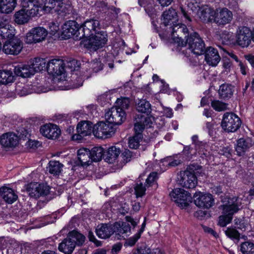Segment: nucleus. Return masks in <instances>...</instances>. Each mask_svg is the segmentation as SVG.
<instances>
[{"label": "nucleus", "instance_id": "nucleus-53", "mask_svg": "<svg viewBox=\"0 0 254 254\" xmlns=\"http://www.w3.org/2000/svg\"><path fill=\"white\" fill-rule=\"evenodd\" d=\"M17 131L18 135V138L19 137L20 139L26 140L30 138L31 136L30 133L24 128H20Z\"/></svg>", "mask_w": 254, "mask_h": 254}, {"label": "nucleus", "instance_id": "nucleus-2", "mask_svg": "<svg viewBox=\"0 0 254 254\" xmlns=\"http://www.w3.org/2000/svg\"><path fill=\"white\" fill-rule=\"evenodd\" d=\"M241 205V200L238 197L228 198L227 203L223 205L224 215L219 217V225L221 227H225L229 223L232 219V215L239 210Z\"/></svg>", "mask_w": 254, "mask_h": 254}, {"label": "nucleus", "instance_id": "nucleus-60", "mask_svg": "<svg viewBox=\"0 0 254 254\" xmlns=\"http://www.w3.org/2000/svg\"><path fill=\"white\" fill-rule=\"evenodd\" d=\"M195 216L200 219H203L208 217L209 214L207 211L199 210L195 212Z\"/></svg>", "mask_w": 254, "mask_h": 254}, {"label": "nucleus", "instance_id": "nucleus-40", "mask_svg": "<svg viewBox=\"0 0 254 254\" xmlns=\"http://www.w3.org/2000/svg\"><path fill=\"white\" fill-rule=\"evenodd\" d=\"M136 108L138 112L149 114L151 112V106L145 99L139 100L136 104Z\"/></svg>", "mask_w": 254, "mask_h": 254}, {"label": "nucleus", "instance_id": "nucleus-29", "mask_svg": "<svg viewBox=\"0 0 254 254\" xmlns=\"http://www.w3.org/2000/svg\"><path fill=\"white\" fill-rule=\"evenodd\" d=\"M0 142L5 147H13L18 143V136L12 132L4 133L0 137Z\"/></svg>", "mask_w": 254, "mask_h": 254}, {"label": "nucleus", "instance_id": "nucleus-15", "mask_svg": "<svg viewBox=\"0 0 254 254\" xmlns=\"http://www.w3.org/2000/svg\"><path fill=\"white\" fill-rule=\"evenodd\" d=\"M114 133L115 129L113 127L104 122H99L93 127V134L99 138H108Z\"/></svg>", "mask_w": 254, "mask_h": 254}, {"label": "nucleus", "instance_id": "nucleus-59", "mask_svg": "<svg viewBox=\"0 0 254 254\" xmlns=\"http://www.w3.org/2000/svg\"><path fill=\"white\" fill-rule=\"evenodd\" d=\"M140 237V236L139 235V234L136 233L134 236L127 240L125 243V245L128 246H134Z\"/></svg>", "mask_w": 254, "mask_h": 254}, {"label": "nucleus", "instance_id": "nucleus-12", "mask_svg": "<svg viewBox=\"0 0 254 254\" xmlns=\"http://www.w3.org/2000/svg\"><path fill=\"white\" fill-rule=\"evenodd\" d=\"M26 190L30 197L38 198L47 195L50 192V188L43 184L31 183L27 185Z\"/></svg>", "mask_w": 254, "mask_h": 254}, {"label": "nucleus", "instance_id": "nucleus-37", "mask_svg": "<svg viewBox=\"0 0 254 254\" xmlns=\"http://www.w3.org/2000/svg\"><path fill=\"white\" fill-rule=\"evenodd\" d=\"M47 62L48 60L45 59L40 58H35L30 64L32 69L34 70V74L35 72H39L46 69Z\"/></svg>", "mask_w": 254, "mask_h": 254}, {"label": "nucleus", "instance_id": "nucleus-44", "mask_svg": "<svg viewBox=\"0 0 254 254\" xmlns=\"http://www.w3.org/2000/svg\"><path fill=\"white\" fill-rule=\"evenodd\" d=\"M12 72L7 70H0V84H6L13 80Z\"/></svg>", "mask_w": 254, "mask_h": 254}, {"label": "nucleus", "instance_id": "nucleus-47", "mask_svg": "<svg viewBox=\"0 0 254 254\" xmlns=\"http://www.w3.org/2000/svg\"><path fill=\"white\" fill-rule=\"evenodd\" d=\"M9 27L10 25L7 24L5 26L0 29V36L2 38L8 39L9 38L15 37L12 33V30L10 29ZM10 27H11L10 26Z\"/></svg>", "mask_w": 254, "mask_h": 254}, {"label": "nucleus", "instance_id": "nucleus-7", "mask_svg": "<svg viewBox=\"0 0 254 254\" xmlns=\"http://www.w3.org/2000/svg\"><path fill=\"white\" fill-rule=\"evenodd\" d=\"M23 47V42L17 37H14L6 39L1 49L7 55L16 56L21 52Z\"/></svg>", "mask_w": 254, "mask_h": 254}, {"label": "nucleus", "instance_id": "nucleus-31", "mask_svg": "<svg viewBox=\"0 0 254 254\" xmlns=\"http://www.w3.org/2000/svg\"><path fill=\"white\" fill-rule=\"evenodd\" d=\"M252 142L250 138H241L237 141L235 147L236 151L238 156L243 155L244 153L252 146Z\"/></svg>", "mask_w": 254, "mask_h": 254}, {"label": "nucleus", "instance_id": "nucleus-56", "mask_svg": "<svg viewBox=\"0 0 254 254\" xmlns=\"http://www.w3.org/2000/svg\"><path fill=\"white\" fill-rule=\"evenodd\" d=\"M157 176V174L156 172L150 173L146 180V187L152 186L155 183Z\"/></svg>", "mask_w": 254, "mask_h": 254}, {"label": "nucleus", "instance_id": "nucleus-16", "mask_svg": "<svg viewBox=\"0 0 254 254\" xmlns=\"http://www.w3.org/2000/svg\"><path fill=\"white\" fill-rule=\"evenodd\" d=\"M47 34V31L43 27L34 28L27 33L25 42L27 44L40 42L45 40Z\"/></svg>", "mask_w": 254, "mask_h": 254}, {"label": "nucleus", "instance_id": "nucleus-32", "mask_svg": "<svg viewBox=\"0 0 254 254\" xmlns=\"http://www.w3.org/2000/svg\"><path fill=\"white\" fill-rule=\"evenodd\" d=\"M22 5V8L31 17L36 16L39 13V6L35 3L34 0H23Z\"/></svg>", "mask_w": 254, "mask_h": 254}, {"label": "nucleus", "instance_id": "nucleus-61", "mask_svg": "<svg viewBox=\"0 0 254 254\" xmlns=\"http://www.w3.org/2000/svg\"><path fill=\"white\" fill-rule=\"evenodd\" d=\"M122 244L120 242H118L114 244L112 246L111 249V253L112 254H117L121 250L122 248Z\"/></svg>", "mask_w": 254, "mask_h": 254}, {"label": "nucleus", "instance_id": "nucleus-63", "mask_svg": "<svg viewBox=\"0 0 254 254\" xmlns=\"http://www.w3.org/2000/svg\"><path fill=\"white\" fill-rule=\"evenodd\" d=\"M92 68L95 72H97L102 69L103 66L101 62H97L92 63Z\"/></svg>", "mask_w": 254, "mask_h": 254}, {"label": "nucleus", "instance_id": "nucleus-5", "mask_svg": "<svg viewBox=\"0 0 254 254\" xmlns=\"http://www.w3.org/2000/svg\"><path fill=\"white\" fill-rule=\"evenodd\" d=\"M191 139L194 148L191 147L190 145L185 146L183 151V154L189 158H191L192 156L195 155L197 152L199 154L206 156V150L205 149L207 147L206 143L199 140L198 136L196 135L192 136Z\"/></svg>", "mask_w": 254, "mask_h": 254}, {"label": "nucleus", "instance_id": "nucleus-64", "mask_svg": "<svg viewBox=\"0 0 254 254\" xmlns=\"http://www.w3.org/2000/svg\"><path fill=\"white\" fill-rule=\"evenodd\" d=\"M138 253L139 254H152L151 250L146 246L140 247L138 249Z\"/></svg>", "mask_w": 254, "mask_h": 254}, {"label": "nucleus", "instance_id": "nucleus-10", "mask_svg": "<svg viewBox=\"0 0 254 254\" xmlns=\"http://www.w3.org/2000/svg\"><path fill=\"white\" fill-rule=\"evenodd\" d=\"M252 31L246 26L239 27L236 33V42L238 45L242 47H248L252 40Z\"/></svg>", "mask_w": 254, "mask_h": 254}, {"label": "nucleus", "instance_id": "nucleus-28", "mask_svg": "<svg viewBox=\"0 0 254 254\" xmlns=\"http://www.w3.org/2000/svg\"><path fill=\"white\" fill-rule=\"evenodd\" d=\"M162 23L165 26L173 25L178 20V15L176 10L170 8L162 14Z\"/></svg>", "mask_w": 254, "mask_h": 254}, {"label": "nucleus", "instance_id": "nucleus-36", "mask_svg": "<svg viewBox=\"0 0 254 254\" xmlns=\"http://www.w3.org/2000/svg\"><path fill=\"white\" fill-rule=\"evenodd\" d=\"M234 91V87L229 84H222L218 90V93L221 99H226L231 98Z\"/></svg>", "mask_w": 254, "mask_h": 254}, {"label": "nucleus", "instance_id": "nucleus-20", "mask_svg": "<svg viewBox=\"0 0 254 254\" xmlns=\"http://www.w3.org/2000/svg\"><path fill=\"white\" fill-rule=\"evenodd\" d=\"M233 19L232 12L227 8L215 11L214 23L218 26H224L230 23Z\"/></svg>", "mask_w": 254, "mask_h": 254}, {"label": "nucleus", "instance_id": "nucleus-55", "mask_svg": "<svg viewBox=\"0 0 254 254\" xmlns=\"http://www.w3.org/2000/svg\"><path fill=\"white\" fill-rule=\"evenodd\" d=\"M222 42L224 44H228L231 43L233 39V36L231 33L227 31L223 32L221 36Z\"/></svg>", "mask_w": 254, "mask_h": 254}, {"label": "nucleus", "instance_id": "nucleus-19", "mask_svg": "<svg viewBox=\"0 0 254 254\" xmlns=\"http://www.w3.org/2000/svg\"><path fill=\"white\" fill-rule=\"evenodd\" d=\"M81 28L79 24L74 20H69L66 21L62 27V35L65 39L70 38L74 35L78 37L80 34Z\"/></svg>", "mask_w": 254, "mask_h": 254}, {"label": "nucleus", "instance_id": "nucleus-41", "mask_svg": "<svg viewBox=\"0 0 254 254\" xmlns=\"http://www.w3.org/2000/svg\"><path fill=\"white\" fill-rule=\"evenodd\" d=\"M120 154V150L116 146H112L108 149L106 160L109 163H114Z\"/></svg>", "mask_w": 254, "mask_h": 254}, {"label": "nucleus", "instance_id": "nucleus-52", "mask_svg": "<svg viewBox=\"0 0 254 254\" xmlns=\"http://www.w3.org/2000/svg\"><path fill=\"white\" fill-rule=\"evenodd\" d=\"M225 234L229 238L239 240L240 237V233L233 228H228L225 231Z\"/></svg>", "mask_w": 254, "mask_h": 254}, {"label": "nucleus", "instance_id": "nucleus-43", "mask_svg": "<svg viewBox=\"0 0 254 254\" xmlns=\"http://www.w3.org/2000/svg\"><path fill=\"white\" fill-rule=\"evenodd\" d=\"M63 165L59 161H50L49 163V172L54 175H59L62 171Z\"/></svg>", "mask_w": 254, "mask_h": 254}, {"label": "nucleus", "instance_id": "nucleus-38", "mask_svg": "<svg viewBox=\"0 0 254 254\" xmlns=\"http://www.w3.org/2000/svg\"><path fill=\"white\" fill-rule=\"evenodd\" d=\"M31 17L23 8L15 12L14 15L15 22L18 24L27 23Z\"/></svg>", "mask_w": 254, "mask_h": 254}, {"label": "nucleus", "instance_id": "nucleus-22", "mask_svg": "<svg viewBox=\"0 0 254 254\" xmlns=\"http://www.w3.org/2000/svg\"><path fill=\"white\" fill-rule=\"evenodd\" d=\"M127 222L119 221L113 223L114 230L118 235L127 234L130 232V226L128 222H130L134 228L137 225V222L130 216H126Z\"/></svg>", "mask_w": 254, "mask_h": 254}, {"label": "nucleus", "instance_id": "nucleus-46", "mask_svg": "<svg viewBox=\"0 0 254 254\" xmlns=\"http://www.w3.org/2000/svg\"><path fill=\"white\" fill-rule=\"evenodd\" d=\"M142 138V135H135L128 140V146L132 149H137L139 146V142Z\"/></svg>", "mask_w": 254, "mask_h": 254}, {"label": "nucleus", "instance_id": "nucleus-39", "mask_svg": "<svg viewBox=\"0 0 254 254\" xmlns=\"http://www.w3.org/2000/svg\"><path fill=\"white\" fill-rule=\"evenodd\" d=\"M38 2L46 12L53 13L57 4V0H38Z\"/></svg>", "mask_w": 254, "mask_h": 254}, {"label": "nucleus", "instance_id": "nucleus-50", "mask_svg": "<svg viewBox=\"0 0 254 254\" xmlns=\"http://www.w3.org/2000/svg\"><path fill=\"white\" fill-rule=\"evenodd\" d=\"M146 187V185L144 186L142 183L136 184L134 191L136 197H142L145 195Z\"/></svg>", "mask_w": 254, "mask_h": 254}, {"label": "nucleus", "instance_id": "nucleus-26", "mask_svg": "<svg viewBox=\"0 0 254 254\" xmlns=\"http://www.w3.org/2000/svg\"><path fill=\"white\" fill-rule=\"evenodd\" d=\"M214 11L212 8L206 6L199 9L197 14L200 20L203 23H214Z\"/></svg>", "mask_w": 254, "mask_h": 254}, {"label": "nucleus", "instance_id": "nucleus-48", "mask_svg": "<svg viewBox=\"0 0 254 254\" xmlns=\"http://www.w3.org/2000/svg\"><path fill=\"white\" fill-rule=\"evenodd\" d=\"M212 107L216 111L220 112L227 109V104L219 100H214L211 102Z\"/></svg>", "mask_w": 254, "mask_h": 254}, {"label": "nucleus", "instance_id": "nucleus-17", "mask_svg": "<svg viewBox=\"0 0 254 254\" xmlns=\"http://www.w3.org/2000/svg\"><path fill=\"white\" fill-rule=\"evenodd\" d=\"M99 26V21L96 19H90L86 20L82 27H80L81 31L83 34L79 38H81V37L88 38L94 35L100 29Z\"/></svg>", "mask_w": 254, "mask_h": 254}, {"label": "nucleus", "instance_id": "nucleus-1", "mask_svg": "<svg viewBox=\"0 0 254 254\" xmlns=\"http://www.w3.org/2000/svg\"><path fill=\"white\" fill-rule=\"evenodd\" d=\"M85 237L76 230L70 231L67 237L59 245V250L64 254H71L76 245L81 246L85 242Z\"/></svg>", "mask_w": 254, "mask_h": 254}, {"label": "nucleus", "instance_id": "nucleus-27", "mask_svg": "<svg viewBox=\"0 0 254 254\" xmlns=\"http://www.w3.org/2000/svg\"><path fill=\"white\" fill-rule=\"evenodd\" d=\"M205 60L207 63L212 66H216L220 61L218 51L213 47H209L204 51Z\"/></svg>", "mask_w": 254, "mask_h": 254}, {"label": "nucleus", "instance_id": "nucleus-51", "mask_svg": "<svg viewBox=\"0 0 254 254\" xmlns=\"http://www.w3.org/2000/svg\"><path fill=\"white\" fill-rule=\"evenodd\" d=\"M130 101L127 98H124L122 99H118L117 101L118 105V109H122V111L128 108L129 106Z\"/></svg>", "mask_w": 254, "mask_h": 254}, {"label": "nucleus", "instance_id": "nucleus-21", "mask_svg": "<svg viewBox=\"0 0 254 254\" xmlns=\"http://www.w3.org/2000/svg\"><path fill=\"white\" fill-rule=\"evenodd\" d=\"M46 69L50 74L61 75L64 71V64L62 60L52 59L48 61Z\"/></svg>", "mask_w": 254, "mask_h": 254}, {"label": "nucleus", "instance_id": "nucleus-23", "mask_svg": "<svg viewBox=\"0 0 254 254\" xmlns=\"http://www.w3.org/2000/svg\"><path fill=\"white\" fill-rule=\"evenodd\" d=\"M73 7L70 1H57L54 12L56 13L59 18L64 19L72 13Z\"/></svg>", "mask_w": 254, "mask_h": 254}, {"label": "nucleus", "instance_id": "nucleus-57", "mask_svg": "<svg viewBox=\"0 0 254 254\" xmlns=\"http://www.w3.org/2000/svg\"><path fill=\"white\" fill-rule=\"evenodd\" d=\"M233 150L229 146L224 147L219 151V154L223 155L228 158H231L232 156V152Z\"/></svg>", "mask_w": 254, "mask_h": 254}, {"label": "nucleus", "instance_id": "nucleus-25", "mask_svg": "<svg viewBox=\"0 0 254 254\" xmlns=\"http://www.w3.org/2000/svg\"><path fill=\"white\" fill-rule=\"evenodd\" d=\"M115 232L114 225L111 223L101 224L96 229L97 235L101 239H108Z\"/></svg>", "mask_w": 254, "mask_h": 254}, {"label": "nucleus", "instance_id": "nucleus-58", "mask_svg": "<svg viewBox=\"0 0 254 254\" xmlns=\"http://www.w3.org/2000/svg\"><path fill=\"white\" fill-rule=\"evenodd\" d=\"M136 117L141 121V123L144 125V127L147 126H150L151 124L152 123L150 117H145L144 116L140 115H137Z\"/></svg>", "mask_w": 254, "mask_h": 254}, {"label": "nucleus", "instance_id": "nucleus-34", "mask_svg": "<svg viewBox=\"0 0 254 254\" xmlns=\"http://www.w3.org/2000/svg\"><path fill=\"white\" fill-rule=\"evenodd\" d=\"M78 160L82 166H88L92 163L90 150L85 148L79 149L77 151Z\"/></svg>", "mask_w": 254, "mask_h": 254}, {"label": "nucleus", "instance_id": "nucleus-3", "mask_svg": "<svg viewBox=\"0 0 254 254\" xmlns=\"http://www.w3.org/2000/svg\"><path fill=\"white\" fill-rule=\"evenodd\" d=\"M241 124L240 118L234 113L227 112L224 114L221 126L226 132L236 131L240 127Z\"/></svg>", "mask_w": 254, "mask_h": 254}, {"label": "nucleus", "instance_id": "nucleus-11", "mask_svg": "<svg viewBox=\"0 0 254 254\" xmlns=\"http://www.w3.org/2000/svg\"><path fill=\"white\" fill-rule=\"evenodd\" d=\"M93 127L92 123L89 121L80 122L76 127L77 133L72 135V139L80 141L84 137L91 135L93 133Z\"/></svg>", "mask_w": 254, "mask_h": 254}, {"label": "nucleus", "instance_id": "nucleus-54", "mask_svg": "<svg viewBox=\"0 0 254 254\" xmlns=\"http://www.w3.org/2000/svg\"><path fill=\"white\" fill-rule=\"evenodd\" d=\"M123 162L126 164L129 162L131 158L134 157L133 153L128 149H126L121 155Z\"/></svg>", "mask_w": 254, "mask_h": 254}, {"label": "nucleus", "instance_id": "nucleus-24", "mask_svg": "<svg viewBox=\"0 0 254 254\" xmlns=\"http://www.w3.org/2000/svg\"><path fill=\"white\" fill-rule=\"evenodd\" d=\"M40 133L46 137L55 139L59 137L61 130L58 127L52 124H46L41 127Z\"/></svg>", "mask_w": 254, "mask_h": 254}, {"label": "nucleus", "instance_id": "nucleus-13", "mask_svg": "<svg viewBox=\"0 0 254 254\" xmlns=\"http://www.w3.org/2000/svg\"><path fill=\"white\" fill-rule=\"evenodd\" d=\"M172 28V36L176 39V42L180 46H185V40L188 36V29L186 25L179 23L174 24Z\"/></svg>", "mask_w": 254, "mask_h": 254}, {"label": "nucleus", "instance_id": "nucleus-6", "mask_svg": "<svg viewBox=\"0 0 254 254\" xmlns=\"http://www.w3.org/2000/svg\"><path fill=\"white\" fill-rule=\"evenodd\" d=\"M169 195L171 199L182 208L188 207L191 202L192 198L190 193L182 189H175L172 190Z\"/></svg>", "mask_w": 254, "mask_h": 254}, {"label": "nucleus", "instance_id": "nucleus-30", "mask_svg": "<svg viewBox=\"0 0 254 254\" xmlns=\"http://www.w3.org/2000/svg\"><path fill=\"white\" fill-rule=\"evenodd\" d=\"M14 72L16 75L25 78L34 75V70L30 64H18L15 66Z\"/></svg>", "mask_w": 254, "mask_h": 254}, {"label": "nucleus", "instance_id": "nucleus-49", "mask_svg": "<svg viewBox=\"0 0 254 254\" xmlns=\"http://www.w3.org/2000/svg\"><path fill=\"white\" fill-rule=\"evenodd\" d=\"M134 120L135 121L134 125L135 135H142V132L144 129V125L141 123L139 118L136 117V115L135 117Z\"/></svg>", "mask_w": 254, "mask_h": 254}, {"label": "nucleus", "instance_id": "nucleus-14", "mask_svg": "<svg viewBox=\"0 0 254 254\" xmlns=\"http://www.w3.org/2000/svg\"><path fill=\"white\" fill-rule=\"evenodd\" d=\"M88 38L87 47L94 51L104 47L108 40L107 33L104 31L97 32Z\"/></svg>", "mask_w": 254, "mask_h": 254}, {"label": "nucleus", "instance_id": "nucleus-33", "mask_svg": "<svg viewBox=\"0 0 254 254\" xmlns=\"http://www.w3.org/2000/svg\"><path fill=\"white\" fill-rule=\"evenodd\" d=\"M1 196L5 202L11 204L18 198L14 190L9 188L3 187L0 189Z\"/></svg>", "mask_w": 254, "mask_h": 254}, {"label": "nucleus", "instance_id": "nucleus-62", "mask_svg": "<svg viewBox=\"0 0 254 254\" xmlns=\"http://www.w3.org/2000/svg\"><path fill=\"white\" fill-rule=\"evenodd\" d=\"M203 231L208 234H209L213 236H214L215 238H217L218 237V234L217 233L214 231L212 228H209L208 227L205 226H202Z\"/></svg>", "mask_w": 254, "mask_h": 254}, {"label": "nucleus", "instance_id": "nucleus-45", "mask_svg": "<svg viewBox=\"0 0 254 254\" xmlns=\"http://www.w3.org/2000/svg\"><path fill=\"white\" fill-rule=\"evenodd\" d=\"M240 250L243 254H254V244L245 242L241 245Z\"/></svg>", "mask_w": 254, "mask_h": 254}, {"label": "nucleus", "instance_id": "nucleus-42", "mask_svg": "<svg viewBox=\"0 0 254 254\" xmlns=\"http://www.w3.org/2000/svg\"><path fill=\"white\" fill-rule=\"evenodd\" d=\"M92 162H98L101 160L104 154V151L101 147H94L90 150Z\"/></svg>", "mask_w": 254, "mask_h": 254}, {"label": "nucleus", "instance_id": "nucleus-4", "mask_svg": "<svg viewBox=\"0 0 254 254\" xmlns=\"http://www.w3.org/2000/svg\"><path fill=\"white\" fill-rule=\"evenodd\" d=\"M185 46L188 45L189 48L194 54L200 55L204 53L205 47L204 41L196 32L191 33L185 40Z\"/></svg>", "mask_w": 254, "mask_h": 254}, {"label": "nucleus", "instance_id": "nucleus-9", "mask_svg": "<svg viewBox=\"0 0 254 254\" xmlns=\"http://www.w3.org/2000/svg\"><path fill=\"white\" fill-rule=\"evenodd\" d=\"M107 121L110 124L120 125L126 119V115L122 109H118L117 107L111 108L105 115Z\"/></svg>", "mask_w": 254, "mask_h": 254}, {"label": "nucleus", "instance_id": "nucleus-18", "mask_svg": "<svg viewBox=\"0 0 254 254\" xmlns=\"http://www.w3.org/2000/svg\"><path fill=\"white\" fill-rule=\"evenodd\" d=\"M194 202L199 207L208 209L213 206L214 199L210 193L199 192L194 195Z\"/></svg>", "mask_w": 254, "mask_h": 254}, {"label": "nucleus", "instance_id": "nucleus-35", "mask_svg": "<svg viewBox=\"0 0 254 254\" xmlns=\"http://www.w3.org/2000/svg\"><path fill=\"white\" fill-rule=\"evenodd\" d=\"M16 0H0V13H11L16 7Z\"/></svg>", "mask_w": 254, "mask_h": 254}, {"label": "nucleus", "instance_id": "nucleus-8", "mask_svg": "<svg viewBox=\"0 0 254 254\" xmlns=\"http://www.w3.org/2000/svg\"><path fill=\"white\" fill-rule=\"evenodd\" d=\"M193 167L192 165L190 166L187 170L180 172L179 183L183 188L190 189L195 187L197 184V179L194 173L192 172L194 171Z\"/></svg>", "mask_w": 254, "mask_h": 254}]
</instances>
